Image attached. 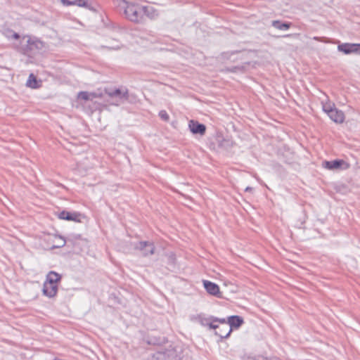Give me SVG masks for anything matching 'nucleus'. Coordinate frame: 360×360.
Wrapping results in <instances>:
<instances>
[{
  "instance_id": "obj_1",
  "label": "nucleus",
  "mask_w": 360,
  "mask_h": 360,
  "mask_svg": "<svg viewBox=\"0 0 360 360\" xmlns=\"http://www.w3.org/2000/svg\"><path fill=\"white\" fill-rule=\"evenodd\" d=\"M17 49L24 55L34 57L46 52L48 50V46L35 37L25 35L20 39Z\"/></svg>"
},
{
  "instance_id": "obj_2",
  "label": "nucleus",
  "mask_w": 360,
  "mask_h": 360,
  "mask_svg": "<svg viewBox=\"0 0 360 360\" xmlns=\"http://www.w3.org/2000/svg\"><path fill=\"white\" fill-rule=\"evenodd\" d=\"M104 94L106 96L105 101L109 105L116 106L123 104L129 97L128 90L125 88H105Z\"/></svg>"
},
{
  "instance_id": "obj_3",
  "label": "nucleus",
  "mask_w": 360,
  "mask_h": 360,
  "mask_svg": "<svg viewBox=\"0 0 360 360\" xmlns=\"http://www.w3.org/2000/svg\"><path fill=\"white\" fill-rule=\"evenodd\" d=\"M153 358L155 360H181L176 349L172 345L167 348H160L153 354Z\"/></svg>"
},
{
  "instance_id": "obj_4",
  "label": "nucleus",
  "mask_w": 360,
  "mask_h": 360,
  "mask_svg": "<svg viewBox=\"0 0 360 360\" xmlns=\"http://www.w3.org/2000/svg\"><path fill=\"white\" fill-rule=\"evenodd\" d=\"M124 14L127 18L130 21L141 20V6L135 3L123 1Z\"/></svg>"
},
{
  "instance_id": "obj_5",
  "label": "nucleus",
  "mask_w": 360,
  "mask_h": 360,
  "mask_svg": "<svg viewBox=\"0 0 360 360\" xmlns=\"http://www.w3.org/2000/svg\"><path fill=\"white\" fill-rule=\"evenodd\" d=\"M243 323V319L242 317L239 316H231L228 318V324L222 326V329H224V330L227 331V333L224 334L221 333L216 332V335L219 336L221 339L227 338L230 335L233 328H238Z\"/></svg>"
},
{
  "instance_id": "obj_6",
  "label": "nucleus",
  "mask_w": 360,
  "mask_h": 360,
  "mask_svg": "<svg viewBox=\"0 0 360 360\" xmlns=\"http://www.w3.org/2000/svg\"><path fill=\"white\" fill-rule=\"evenodd\" d=\"M134 247L136 250H139L144 257L152 255L155 252V245L153 242L139 241L135 243Z\"/></svg>"
},
{
  "instance_id": "obj_7",
  "label": "nucleus",
  "mask_w": 360,
  "mask_h": 360,
  "mask_svg": "<svg viewBox=\"0 0 360 360\" xmlns=\"http://www.w3.org/2000/svg\"><path fill=\"white\" fill-rule=\"evenodd\" d=\"M338 50L340 52L344 53L345 54H360V44H341L338 45Z\"/></svg>"
},
{
  "instance_id": "obj_8",
  "label": "nucleus",
  "mask_w": 360,
  "mask_h": 360,
  "mask_svg": "<svg viewBox=\"0 0 360 360\" xmlns=\"http://www.w3.org/2000/svg\"><path fill=\"white\" fill-rule=\"evenodd\" d=\"M83 217L82 214L76 212H68L63 210L58 214V218L67 221H73L76 222L81 221V219Z\"/></svg>"
},
{
  "instance_id": "obj_9",
  "label": "nucleus",
  "mask_w": 360,
  "mask_h": 360,
  "mask_svg": "<svg viewBox=\"0 0 360 360\" xmlns=\"http://www.w3.org/2000/svg\"><path fill=\"white\" fill-rule=\"evenodd\" d=\"M189 129L193 134L204 135L206 131V127L197 121L191 120L188 124Z\"/></svg>"
},
{
  "instance_id": "obj_10",
  "label": "nucleus",
  "mask_w": 360,
  "mask_h": 360,
  "mask_svg": "<svg viewBox=\"0 0 360 360\" xmlns=\"http://www.w3.org/2000/svg\"><path fill=\"white\" fill-rule=\"evenodd\" d=\"M203 285L209 294L217 297L220 296L219 287L216 283L209 281H203Z\"/></svg>"
},
{
  "instance_id": "obj_11",
  "label": "nucleus",
  "mask_w": 360,
  "mask_h": 360,
  "mask_svg": "<svg viewBox=\"0 0 360 360\" xmlns=\"http://www.w3.org/2000/svg\"><path fill=\"white\" fill-rule=\"evenodd\" d=\"M58 291L57 284H53L48 282H45L43 286V292L45 295L53 297H54Z\"/></svg>"
},
{
  "instance_id": "obj_12",
  "label": "nucleus",
  "mask_w": 360,
  "mask_h": 360,
  "mask_svg": "<svg viewBox=\"0 0 360 360\" xmlns=\"http://www.w3.org/2000/svg\"><path fill=\"white\" fill-rule=\"evenodd\" d=\"M157 15V11L153 7L150 6H146L141 7V20H143V17L146 16L150 19H152Z\"/></svg>"
},
{
  "instance_id": "obj_13",
  "label": "nucleus",
  "mask_w": 360,
  "mask_h": 360,
  "mask_svg": "<svg viewBox=\"0 0 360 360\" xmlns=\"http://www.w3.org/2000/svg\"><path fill=\"white\" fill-rule=\"evenodd\" d=\"M345 164V162L342 160H335L333 161H325L323 162V165L325 168L328 169H337L340 168Z\"/></svg>"
},
{
  "instance_id": "obj_14",
  "label": "nucleus",
  "mask_w": 360,
  "mask_h": 360,
  "mask_svg": "<svg viewBox=\"0 0 360 360\" xmlns=\"http://www.w3.org/2000/svg\"><path fill=\"white\" fill-rule=\"evenodd\" d=\"M329 117L336 123H342L345 120V115L342 111L336 108L333 110V113L328 114Z\"/></svg>"
},
{
  "instance_id": "obj_15",
  "label": "nucleus",
  "mask_w": 360,
  "mask_h": 360,
  "mask_svg": "<svg viewBox=\"0 0 360 360\" xmlns=\"http://www.w3.org/2000/svg\"><path fill=\"white\" fill-rule=\"evenodd\" d=\"M98 96H103V94L98 96L96 93H89L87 91H80L78 94L77 98L84 101H92L94 98Z\"/></svg>"
},
{
  "instance_id": "obj_16",
  "label": "nucleus",
  "mask_w": 360,
  "mask_h": 360,
  "mask_svg": "<svg viewBox=\"0 0 360 360\" xmlns=\"http://www.w3.org/2000/svg\"><path fill=\"white\" fill-rule=\"evenodd\" d=\"M61 276L59 274L55 271H50L46 276V282L53 284H57V283L59 282Z\"/></svg>"
},
{
  "instance_id": "obj_17",
  "label": "nucleus",
  "mask_w": 360,
  "mask_h": 360,
  "mask_svg": "<svg viewBox=\"0 0 360 360\" xmlns=\"http://www.w3.org/2000/svg\"><path fill=\"white\" fill-rule=\"evenodd\" d=\"M61 2L65 6H77L81 7L86 6L85 0H61Z\"/></svg>"
},
{
  "instance_id": "obj_18",
  "label": "nucleus",
  "mask_w": 360,
  "mask_h": 360,
  "mask_svg": "<svg viewBox=\"0 0 360 360\" xmlns=\"http://www.w3.org/2000/svg\"><path fill=\"white\" fill-rule=\"evenodd\" d=\"M36 77L32 73L30 75L26 85L32 89H37L39 86Z\"/></svg>"
},
{
  "instance_id": "obj_19",
  "label": "nucleus",
  "mask_w": 360,
  "mask_h": 360,
  "mask_svg": "<svg viewBox=\"0 0 360 360\" xmlns=\"http://www.w3.org/2000/svg\"><path fill=\"white\" fill-rule=\"evenodd\" d=\"M4 35L8 39H20L22 38L20 34L11 30H6L4 32Z\"/></svg>"
},
{
  "instance_id": "obj_20",
  "label": "nucleus",
  "mask_w": 360,
  "mask_h": 360,
  "mask_svg": "<svg viewBox=\"0 0 360 360\" xmlns=\"http://www.w3.org/2000/svg\"><path fill=\"white\" fill-rule=\"evenodd\" d=\"M213 316L204 317L202 315L198 316V322L203 326H207L210 324V321H212Z\"/></svg>"
},
{
  "instance_id": "obj_21",
  "label": "nucleus",
  "mask_w": 360,
  "mask_h": 360,
  "mask_svg": "<svg viewBox=\"0 0 360 360\" xmlns=\"http://www.w3.org/2000/svg\"><path fill=\"white\" fill-rule=\"evenodd\" d=\"M335 109V105L330 103H326L323 104V111L328 115L330 112L333 113V110Z\"/></svg>"
},
{
  "instance_id": "obj_22",
  "label": "nucleus",
  "mask_w": 360,
  "mask_h": 360,
  "mask_svg": "<svg viewBox=\"0 0 360 360\" xmlns=\"http://www.w3.org/2000/svg\"><path fill=\"white\" fill-rule=\"evenodd\" d=\"M274 27L281 30H287L289 29L290 24H272Z\"/></svg>"
},
{
  "instance_id": "obj_23",
  "label": "nucleus",
  "mask_w": 360,
  "mask_h": 360,
  "mask_svg": "<svg viewBox=\"0 0 360 360\" xmlns=\"http://www.w3.org/2000/svg\"><path fill=\"white\" fill-rule=\"evenodd\" d=\"M159 116L164 121H168L169 119V116L165 110H160L159 112Z\"/></svg>"
},
{
  "instance_id": "obj_24",
  "label": "nucleus",
  "mask_w": 360,
  "mask_h": 360,
  "mask_svg": "<svg viewBox=\"0 0 360 360\" xmlns=\"http://www.w3.org/2000/svg\"><path fill=\"white\" fill-rule=\"evenodd\" d=\"M255 360H280L278 357L272 356L270 358H267L263 356H259L256 358Z\"/></svg>"
},
{
  "instance_id": "obj_25",
  "label": "nucleus",
  "mask_w": 360,
  "mask_h": 360,
  "mask_svg": "<svg viewBox=\"0 0 360 360\" xmlns=\"http://www.w3.org/2000/svg\"><path fill=\"white\" fill-rule=\"evenodd\" d=\"M212 321L221 323V326H224L225 324H228V321L226 322L224 319H219V318L213 317Z\"/></svg>"
},
{
  "instance_id": "obj_26",
  "label": "nucleus",
  "mask_w": 360,
  "mask_h": 360,
  "mask_svg": "<svg viewBox=\"0 0 360 360\" xmlns=\"http://www.w3.org/2000/svg\"><path fill=\"white\" fill-rule=\"evenodd\" d=\"M214 322L215 321H210V324H208V327L210 329H214V330H217L218 328H219V326L218 325H216L214 324Z\"/></svg>"
},
{
  "instance_id": "obj_27",
  "label": "nucleus",
  "mask_w": 360,
  "mask_h": 360,
  "mask_svg": "<svg viewBox=\"0 0 360 360\" xmlns=\"http://www.w3.org/2000/svg\"><path fill=\"white\" fill-rule=\"evenodd\" d=\"M216 332H218V333H226L227 331H225L224 329H222V326H219V328L215 330V333Z\"/></svg>"
},
{
  "instance_id": "obj_28",
  "label": "nucleus",
  "mask_w": 360,
  "mask_h": 360,
  "mask_svg": "<svg viewBox=\"0 0 360 360\" xmlns=\"http://www.w3.org/2000/svg\"><path fill=\"white\" fill-rule=\"evenodd\" d=\"M236 53H238V51H234V52H231V54H234ZM229 55H230V53L227 52V53H224L222 54V56L224 57V58H229Z\"/></svg>"
},
{
  "instance_id": "obj_29",
  "label": "nucleus",
  "mask_w": 360,
  "mask_h": 360,
  "mask_svg": "<svg viewBox=\"0 0 360 360\" xmlns=\"http://www.w3.org/2000/svg\"><path fill=\"white\" fill-rule=\"evenodd\" d=\"M251 190H252V188H250V187H247V188H245V191H251Z\"/></svg>"
},
{
  "instance_id": "obj_30",
  "label": "nucleus",
  "mask_w": 360,
  "mask_h": 360,
  "mask_svg": "<svg viewBox=\"0 0 360 360\" xmlns=\"http://www.w3.org/2000/svg\"><path fill=\"white\" fill-rule=\"evenodd\" d=\"M65 241L63 240V243H62V245L60 246H63L65 245Z\"/></svg>"
}]
</instances>
